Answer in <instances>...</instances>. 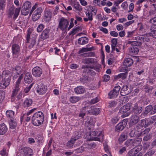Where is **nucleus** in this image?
<instances>
[{"mask_svg":"<svg viewBox=\"0 0 156 156\" xmlns=\"http://www.w3.org/2000/svg\"><path fill=\"white\" fill-rule=\"evenodd\" d=\"M44 119V117L42 112L39 111L34 114L32 118V122L34 125L39 126L42 123Z\"/></svg>","mask_w":156,"mask_h":156,"instance_id":"nucleus-1","label":"nucleus"},{"mask_svg":"<svg viewBox=\"0 0 156 156\" xmlns=\"http://www.w3.org/2000/svg\"><path fill=\"white\" fill-rule=\"evenodd\" d=\"M20 10V8H18L14 10V8L12 7H10L8 10L7 13V15L9 18L12 17L13 15L12 19L15 20L18 17Z\"/></svg>","mask_w":156,"mask_h":156,"instance_id":"nucleus-2","label":"nucleus"},{"mask_svg":"<svg viewBox=\"0 0 156 156\" xmlns=\"http://www.w3.org/2000/svg\"><path fill=\"white\" fill-rule=\"evenodd\" d=\"M83 110L85 111L89 114L95 115H97L99 113L100 111L99 108L90 106H87L83 107Z\"/></svg>","mask_w":156,"mask_h":156,"instance_id":"nucleus-3","label":"nucleus"},{"mask_svg":"<svg viewBox=\"0 0 156 156\" xmlns=\"http://www.w3.org/2000/svg\"><path fill=\"white\" fill-rule=\"evenodd\" d=\"M69 21L64 17L61 18L59 22L58 28L62 31H66L69 25Z\"/></svg>","mask_w":156,"mask_h":156,"instance_id":"nucleus-4","label":"nucleus"},{"mask_svg":"<svg viewBox=\"0 0 156 156\" xmlns=\"http://www.w3.org/2000/svg\"><path fill=\"white\" fill-rule=\"evenodd\" d=\"M120 89V87L118 86L114 87L112 90H111L108 94L110 98H116L119 94V92Z\"/></svg>","mask_w":156,"mask_h":156,"instance_id":"nucleus-5","label":"nucleus"},{"mask_svg":"<svg viewBox=\"0 0 156 156\" xmlns=\"http://www.w3.org/2000/svg\"><path fill=\"white\" fill-rule=\"evenodd\" d=\"M12 49L13 57L16 58H17L20 52L19 46L17 44H14L12 45Z\"/></svg>","mask_w":156,"mask_h":156,"instance_id":"nucleus-6","label":"nucleus"},{"mask_svg":"<svg viewBox=\"0 0 156 156\" xmlns=\"http://www.w3.org/2000/svg\"><path fill=\"white\" fill-rule=\"evenodd\" d=\"M31 33L28 32L27 34L26 37V40L27 43H29L30 39V44L29 46V48L31 49L36 44V37H34L32 38H30V35Z\"/></svg>","mask_w":156,"mask_h":156,"instance_id":"nucleus-7","label":"nucleus"},{"mask_svg":"<svg viewBox=\"0 0 156 156\" xmlns=\"http://www.w3.org/2000/svg\"><path fill=\"white\" fill-rule=\"evenodd\" d=\"M142 111V108L136 104L134 105L132 108L131 112L133 115H137L140 114Z\"/></svg>","mask_w":156,"mask_h":156,"instance_id":"nucleus-8","label":"nucleus"},{"mask_svg":"<svg viewBox=\"0 0 156 156\" xmlns=\"http://www.w3.org/2000/svg\"><path fill=\"white\" fill-rule=\"evenodd\" d=\"M131 105V104L127 103L122 107L119 110V112L121 113H125L124 115L125 117L129 115V114L126 112L128 111L130 108Z\"/></svg>","mask_w":156,"mask_h":156,"instance_id":"nucleus-9","label":"nucleus"},{"mask_svg":"<svg viewBox=\"0 0 156 156\" xmlns=\"http://www.w3.org/2000/svg\"><path fill=\"white\" fill-rule=\"evenodd\" d=\"M12 72L13 79H16L18 75L22 73V70L20 66H17L12 69Z\"/></svg>","mask_w":156,"mask_h":156,"instance_id":"nucleus-10","label":"nucleus"},{"mask_svg":"<svg viewBox=\"0 0 156 156\" xmlns=\"http://www.w3.org/2000/svg\"><path fill=\"white\" fill-rule=\"evenodd\" d=\"M46 91V89L45 86L42 83H39L37 87V91L40 94H44Z\"/></svg>","mask_w":156,"mask_h":156,"instance_id":"nucleus-11","label":"nucleus"},{"mask_svg":"<svg viewBox=\"0 0 156 156\" xmlns=\"http://www.w3.org/2000/svg\"><path fill=\"white\" fill-rule=\"evenodd\" d=\"M42 72L41 69L38 66L34 67L32 70L33 75L36 77H40L41 75Z\"/></svg>","mask_w":156,"mask_h":156,"instance_id":"nucleus-12","label":"nucleus"},{"mask_svg":"<svg viewBox=\"0 0 156 156\" xmlns=\"http://www.w3.org/2000/svg\"><path fill=\"white\" fill-rule=\"evenodd\" d=\"M41 8H38L34 12L32 16L33 21H36L39 19L41 12Z\"/></svg>","mask_w":156,"mask_h":156,"instance_id":"nucleus-13","label":"nucleus"},{"mask_svg":"<svg viewBox=\"0 0 156 156\" xmlns=\"http://www.w3.org/2000/svg\"><path fill=\"white\" fill-rule=\"evenodd\" d=\"M131 91L128 86H123L121 90L120 94L122 96H124L129 94Z\"/></svg>","mask_w":156,"mask_h":156,"instance_id":"nucleus-14","label":"nucleus"},{"mask_svg":"<svg viewBox=\"0 0 156 156\" xmlns=\"http://www.w3.org/2000/svg\"><path fill=\"white\" fill-rule=\"evenodd\" d=\"M52 13L49 10H47L45 11L43 20L44 21L48 22L51 19Z\"/></svg>","mask_w":156,"mask_h":156,"instance_id":"nucleus-15","label":"nucleus"},{"mask_svg":"<svg viewBox=\"0 0 156 156\" xmlns=\"http://www.w3.org/2000/svg\"><path fill=\"white\" fill-rule=\"evenodd\" d=\"M12 76L11 73L9 70L3 71L2 73V77L4 80L10 82Z\"/></svg>","mask_w":156,"mask_h":156,"instance_id":"nucleus-16","label":"nucleus"},{"mask_svg":"<svg viewBox=\"0 0 156 156\" xmlns=\"http://www.w3.org/2000/svg\"><path fill=\"white\" fill-rule=\"evenodd\" d=\"M126 124L125 121L119 122L115 126V131L118 132L122 131L126 126Z\"/></svg>","mask_w":156,"mask_h":156,"instance_id":"nucleus-17","label":"nucleus"},{"mask_svg":"<svg viewBox=\"0 0 156 156\" xmlns=\"http://www.w3.org/2000/svg\"><path fill=\"white\" fill-rule=\"evenodd\" d=\"M23 150V154L25 156H31L33 155V151L30 147H25L21 149Z\"/></svg>","mask_w":156,"mask_h":156,"instance_id":"nucleus-18","label":"nucleus"},{"mask_svg":"<svg viewBox=\"0 0 156 156\" xmlns=\"http://www.w3.org/2000/svg\"><path fill=\"white\" fill-rule=\"evenodd\" d=\"M139 117L137 115H133L130 118V125H133L136 124L139 121Z\"/></svg>","mask_w":156,"mask_h":156,"instance_id":"nucleus-19","label":"nucleus"},{"mask_svg":"<svg viewBox=\"0 0 156 156\" xmlns=\"http://www.w3.org/2000/svg\"><path fill=\"white\" fill-rule=\"evenodd\" d=\"M129 135L131 137L140 136L139 131L136 130L134 129H130Z\"/></svg>","mask_w":156,"mask_h":156,"instance_id":"nucleus-20","label":"nucleus"},{"mask_svg":"<svg viewBox=\"0 0 156 156\" xmlns=\"http://www.w3.org/2000/svg\"><path fill=\"white\" fill-rule=\"evenodd\" d=\"M152 106L151 105L147 106L145 108V110L141 114L142 117H144L147 115L148 113L152 111Z\"/></svg>","mask_w":156,"mask_h":156,"instance_id":"nucleus-21","label":"nucleus"},{"mask_svg":"<svg viewBox=\"0 0 156 156\" xmlns=\"http://www.w3.org/2000/svg\"><path fill=\"white\" fill-rule=\"evenodd\" d=\"M33 78L30 73H26L24 78V81L25 83H30L32 81Z\"/></svg>","mask_w":156,"mask_h":156,"instance_id":"nucleus-22","label":"nucleus"},{"mask_svg":"<svg viewBox=\"0 0 156 156\" xmlns=\"http://www.w3.org/2000/svg\"><path fill=\"white\" fill-rule=\"evenodd\" d=\"M8 130V128L5 124L2 123L0 124V135L5 134Z\"/></svg>","mask_w":156,"mask_h":156,"instance_id":"nucleus-23","label":"nucleus"},{"mask_svg":"<svg viewBox=\"0 0 156 156\" xmlns=\"http://www.w3.org/2000/svg\"><path fill=\"white\" fill-rule=\"evenodd\" d=\"M49 31L50 30L48 29H46L44 30L41 35V38L44 40L48 38Z\"/></svg>","mask_w":156,"mask_h":156,"instance_id":"nucleus-24","label":"nucleus"},{"mask_svg":"<svg viewBox=\"0 0 156 156\" xmlns=\"http://www.w3.org/2000/svg\"><path fill=\"white\" fill-rule=\"evenodd\" d=\"M74 92L77 94H80L83 93L85 91V89L83 87L79 86L75 88Z\"/></svg>","mask_w":156,"mask_h":156,"instance_id":"nucleus-25","label":"nucleus"},{"mask_svg":"<svg viewBox=\"0 0 156 156\" xmlns=\"http://www.w3.org/2000/svg\"><path fill=\"white\" fill-rule=\"evenodd\" d=\"M88 39L87 37H82L80 38L78 40V43L80 45H84L88 42Z\"/></svg>","mask_w":156,"mask_h":156,"instance_id":"nucleus-26","label":"nucleus"},{"mask_svg":"<svg viewBox=\"0 0 156 156\" xmlns=\"http://www.w3.org/2000/svg\"><path fill=\"white\" fill-rule=\"evenodd\" d=\"M32 102L33 101L31 99L27 98L23 102V105L24 107H28L31 105Z\"/></svg>","mask_w":156,"mask_h":156,"instance_id":"nucleus-27","label":"nucleus"},{"mask_svg":"<svg viewBox=\"0 0 156 156\" xmlns=\"http://www.w3.org/2000/svg\"><path fill=\"white\" fill-rule=\"evenodd\" d=\"M10 82L8 80H5L3 79L2 81L0 82V88L5 89L9 86Z\"/></svg>","mask_w":156,"mask_h":156,"instance_id":"nucleus-28","label":"nucleus"},{"mask_svg":"<svg viewBox=\"0 0 156 156\" xmlns=\"http://www.w3.org/2000/svg\"><path fill=\"white\" fill-rule=\"evenodd\" d=\"M125 72L123 73H120L118 75L115 76L114 78L115 79H118L120 78H121L122 80L125 79L128 74V70L125 69Z\"/></svg>","mask_w":156,"mask_h":156,"instance_id":"nucleus-29","label":"nucleus"},{"mask_svg":"<svg viewBox=\"0 0 156 156\" xmlns=\"http://www.w3.org/2000/svg\"><path fill=\"white\" fill-rule=\"evenodd\" d=\"M133 63V61L132 59L128 58L124 59L123 65L126 66H130L132 65Z\"/></svg>","mask_w":156,"mask_h":156,"instance_id":"nucleus-30","label":"nucleus"},{"mask_svg":"<svg viewBox=\"0 0 156 156\" xmlns=\"http://www.w3.org/2000/svg\"><path fill=\"white\" fill-rule=\"evenodd\" d=\"M153 89V88L152 86L147 85H145L144 88L145 92L148 94H150L152 93Z\"/></svg>","mask_w":156,"mask_h":156,"instance_id":"nucleus-31","label":"nucleus"},{"mask_svg":"<svg viewBox=\"0 0 156 156\" xmlns=\"http://www.w3.org/2000/svg\"><path fill=\"white\" fill-rule=\"evenodd\" d=\"M9 127L12 129H14L17 125L16 119H10L9 122Z\"/></svg>","mask_w":156,"mask_h":156,"instance_id":"nucleus-32","label":"nucleus"},{"mask_svg":"<svg viewBox=\"0 0 156 156\" xmlns=\"http://www.w3.org/2000/svg\"><path fill=\"white\" fill-rule=\"evenodd\" d=\"M20 90V89L19 87L15 85V87H14L12 91L11 97L12 98L15 97L17 93Z\"/></svg>","mask_w":156,"mask_h":156,"instance_id":"nucleus-33","label":"nucleus"},{"mask_svg":"<svg viewBox=\"0 0 156 156\" xmlns=\"http://www.w3.org/2000/svg\"><path fill=\"white\" fill-rule=\"evenodd\" d=\"M111 48L112 52H113L115 50V47L117 44V39L116 38H112L111 40Z\"/></svg>","mask_w":156,"mask_h":156,"instance_id":"nucleus-34","label":"nucleus"},{"mask_svg":"<svg viewBox=\"0 0 156 156\" xmlns=\"http://www.w3.org/2000/svg\"><path fill=\"white\" fill-rule=\"evenodd\" d=\"M129 51L133 54L136 55L139 51V49L137 47L132 46L130 48Z\"/></svg>","mask_w":156,"mask_h":156,"instance_id":"nucleus-35","label":"nucleus"},{"mask_svg":"<svg viewBox=\"0 0 156 156\" xmlns=\"http://www.w3.org/2000/svg\"><path fill=\"white\" fill-rule=\"evenodd\" d=\"M14 115V112L12 110H7L6 112V115L7 117L10 118V119H15L13 117Z\"/></svg>","mask_w":156,"mask_h":156,"instance_id":"nucleus-36","label":"nucleus"},{"mask_svg":"<svg viewBox=\"0 0 156 156\" xmlns=\"http://www.w3.org/2000/svg\"><path fill=\"white\" fill-rule=\"evenodd\" d=\"M137 41H129L128 43L131 44L132 46H134L137 47L141 45L142 44L141 41L139 40H137Z\"/></svg>","mask_w":156,"mask_h":156,"instance_id":"nucleus-37","label":"nucleus"},{"mask_svg":"<svg viewBox=\"0 0 156 156\" xmlns=\"http://www.w3.org/2000/svg\"><path fill=\"white\" fill-rule=\"evenodd\" d=\"M133 147H136L140 144L142 141V138H138L136 139H133Z\"/></svg>","mask_w":156,"mask_h":156,"instance_id":"nucleus-38","label":"nucleus"},{"mask_svg":"<svg viewBox=\"0 0 156 156\" xmlns=\"http://www.w3.org/2000/svg\"><path fill=\"white\" fill-rule=\"evenodd\" d=\"M136 38V40H140L141 41V42H148L150 41V39L147 37H146V36L144 35L141 37L138 36L135 37Z\"/></svg>","mask_w":156,"mask_h":156,"instance_id":"nucleus-39","label":"nucleus"},{"mask_svg":"<svg viewBox=\"0 0 156 156\" xmlns=\"http://www.w3.org/2000/svg\"><path fill=\"white\" fill-rule=\"evenodd\" d=\"M81 99V98L79 97L71 96L69 100L70 102L74 103L80 101Z\"/></svg>","mask_w":156,"mask_h":156,"instance_id":"nucleus-40","label":"nucleus"},{"mask_svg":"<svg viewBox=\"0 0 156 156\" xmlns=\"http://www.w3.org/2000/svg\"><path fill=\"white\" fill-rule=\"evenodd\" d=\"M125 145L127 147L133 148V139H130L127 140L125 143Z\"/></svg>","mask_w":156,"mask_h":156,"instance_id":"nucleus-41","label":"nucleus"},{"mask_svg":"<svg viewBox=\"0 0 156 156\" xmlns=\"http://www.w3.org/2000/svg\"><path fill=\"white\" fill-rule=\"evenodd\" d=\"M72 5L74 8L77 10L81 11L82 10L81 6L78 2H75L73 3Z\"/></svg>","mask_w":156,"mask_h":156,"instance_id":"nucleus-42","label":"nucleus"},{"mask_svg":"<svg viewBox=\"0 0 156 156\" xmlns=\"http://www.w3.org/2000/svg\"><path fill=\"white\" fill-rule=\"evenodd\" d=\"M92 68L88 66H83L82 67V69H83V73H87V74L90 69H91Z\"/></svg>","mask_w":156,"mask_h":156,"instance_id":"nucleus-43","label":"nucleus"},{"mask_svg":"<svg viewBox=\"0 0 156 156\" xmlns=\"http://www.w3.org/2000/svg\"><path fill=\"white\" fill-rule=\"evenodd\" d=\"M94 48L93 47L91 48H82L81 50H80L79 51L78 53L80 54L82 53L83 52L88 51H91L94 49L93 48Z\"/></svg>","mask_w":156,"mask_h":156,"instance_id":"nucleus-44","label":"nucleus"},{"mask_svg":"<svg viewBox=\"0 0 156 156\" xmlns=\"http://www.w3.org/2000/svg\"><path fill=\"white\" fill-rule=\"evenodd\" d=\"M127 138V135L126 133H122L119 139V141L120 142H122Z\"/></svg>","mask_w":156,"mask_h":156,"instance_id":"nucleus-45","label":"nucleus"},{"mask_svg":"<svg viewBox=\"0 0 156 156\" xmlns=\"http://www.w3.org/2000/svg\"><path fill=\"white\" fill-rule=\"evenodd\" d=\"M80 137V134L78 132H76L75 133V134L71 138L74 141H76Z\"/></svg>","mask_w":156,"mask_h":156,"instance_id":"nucleus-46","label":"nucleus"},{"mask_svg":"<svg viewBox=\"0 0 156 156\" xmlns=\"http://www.w3.org/2000/svg\"><path fill=\"white\" fill-rule=\"evenodd\" d=\"M31 6V3L30 2L28 1H27L24 3L22 8H26L29 9Z\"/></svg>","mask_w":156,"mask_h":156,"instance_id":"nucleus-47","label":"nucleus"},{"mask_svg":"<svg viewBox=\"0 0 156 156\" xmlns=\"http://www.w3.org/2000/svg\"><path fill=\"white\" fill-rule=\"evenodd\" d=\"M150 130V128H147L145 130L142 131L140 132L139 133L140 135V136H143L145 135L148 134V133L149 132Z\"/></svg>","mask_w":156,"mask_h":156,"instance_id":"nucleus-48","label":"nucleus"},{"mask_svg":"<svg viewBox=\"0 0 156 156\" xmlns=\"http://www.w3.org/2000/svg\"><path fill=\"white\" fill-rule=\"evenodd\" d=\"M86 146V147L88 149H91L96 147V144L95 142H93L87 144Z\"/></svg>","mask_w":156,"mask_h":156,"instance_id":"nucleus-49","label":"nucleus"},{"mask_svg":"<svg viewBox=\"0 0 156 156\" xmlns=\"http://www.w3.org/2000/svg\"><path fill=\"white\" fill-rule=\"evenodd\" d=\"M142 127L144 126L145 127H148V126L150 125L149 122H147L146 124V122L145 119H143L140 120L139 122Z\"/></svg>","mask_w":156,"mask_h":156,"instance_id":"nucleus-50","label":"nucleus"},{"mask_svg":"<svg viewBox=\"0 0 156 156\" xmlns=\"http://www.w3.org/2000/svg\"><path fill=\"white\" fill-rule=\"evenodd\" d=\"M75 141L71 138L66 144L67 146L69 148L72 147Z\"/></svg>","mask_w":156,"mask_h":156,"instance_id":"nucleus-51","label":"nucleus"},{"mask_svg":"<svg viewBox=\"0 0 156 156\" xmlns=\"http://www.w3.org/2000/svg\"><path fill=\"white\" fill-rule=\"evenodd\" d=\"M81 55L83 57H86L89 56H94L95 55V53L93 52L88 53H85L82 54Z\"/></svg>","mask_w":156,"mask_h":156,"instance_id":"nucleus-52","label":"nucleus"},{"mask_svg":"<svg viewBox=\"0 0 156 156\" xmlns=\"http://www.w3.org/2000/svg\"><path fill=\"white\" fill-rule=\"evenodd\" d=\"M85 60L86 61V62L87 63H93L96 61L95 59L92 58H85Z\"/></svg>","mask_w":156,"mask_h":156,"instance_id":"nucleus-53","label":"nucleus"},{"mask_svg":"<svg viewBox=\"0 0 156 156\" xmlns=\"http://www.w3.org/2000/svg\"><path fill=\"white\" fill-rule=\"evenodd\" d=\"M135 148H133L129 151L128 154L129 156H134L137 153Z\"/></svg>","mask_w":156,"mask_h":156,"instance_id":"nucleus-54","label":"nucleus"},{"mask_svg":"<svg viewBox=\"0 0 156 156\" xmlns=\"http://www.w3.org/2000/svg\"><path fill=\"white\" fill-rule=\"evenodd\" d=\"M23 77V75L22 73L21 75L19 76L17 81L16 82L15 86L19 87V84L20 83L21 80Z\"/></svg>","mask_w":156,"mask_h":156,"instance_id":"nucleus-55","label":"nucleus"},{"mask_svg":"<svg viewBox=\"0 0 156 156\" xmlns=\"http://www.w3.org/2000/svg\"><path fill=\"white\" fill-rule=\"evenodd\" d=\"M155 152V151L154 150H150L146 153L144 156H152Z\"/></svg>","mask_w":156,"mask_h":156,"instance_id":"nucleus-56","label":"nucleus"},{"mask_svg":"<svg viewBox=\"0 0 156 156\" xmlns=\"http://www.w3.org/2000/svg\"><path fill=\"white\" fill-rule=\"evenodd\" d=\"M5 2L3 0H0V10H3L5 8Z\"/></svg>","mask_w":156,"mask_h":156,"instance_id":"nucleus-57","label":"nucleus"},{"mask_svg":"<svg viewBox=\"0 0 156 156\" xmlns=\"http://www.w3.org/2000/svg\"><path fill=\"white\" fill-rule=\"evenodd\" d=\"M5 93L3 90H0V103L4 98Z\"/></svg>","mask_w":156,"mask_h":156,"instance_id":"nucleus-58","label":"nucleus"},{"mask_svg":"<svg viewBox=\"0 0 156 156\" xmlns=\"http://www.w3.org/2000/svg\"><path fill=\"white\" fill-rule=\"evenodd\" d=\"M108 106L110 108H112L115 106L117 104V102L115 101H110L108 103Z\"/></svg>","mask_w":156,"mask_h":156,"instance_id":"nucleus-59","label":"nucleus"},{"mask_svg":"<svg viewBox=\"0 0 156 156\" xmlns=\"http://www.w3.org/2000/svg\"><path fill=\"white\" fill-rule=\"evenodd\" d=\"M28 10L26 8H22L21 10V13L22 15L26 16L27 15L28 13Z\"/></svg>","mask_w":156,"mask_h":156,"instance_id":"nucleus-60","label":"nucleus"},{"mask_svg":"<svg viewBox=\"0 0 156 156\" xmlns=\"http://www.w3.org/2000/svg\"><path fill=\"white\" fill-rule=\"evenodd\" d=\"M152 136L151 134H149L146 135L144 137L143 140L144 141H147L152 138Z\"/></svg>","mask_w":156,"mask_h":156,"instance_id":"nucleus-61","label":"nucleus"},{"mask_svg":"<svg viewBox=\"0 0 156 156\" xmlns=\"http://www.w3.org/2000/svg\"><path fill=\"white\" fill-rule=\"evenodd\" d=\"M44 27V26L42 24L39 25L37 27V31L38 32H41L43 29Z\"/></svg>","mask_w":156,"mask_h":156,"instance_id":"nucleus-62","label":"nucleus"},{"mask_svg":"<svg viewBox=\"0 0 156 156\" xmlns=\"http://www.w3.org/2000/svg\"><path fill=\"white\" fill-rule=\"evenodd\" d=\"M34 84V83H32L30 85L28 86L27 87L25 88V89H24V92L25 93H28L30 91Z\"/></svg>","mask_w":156,"mask_h":156,"instance_id":"nucleus-63","label":"nucleus"},{"mask_svg":"<svg viewBox=\"0 0 156 156\" xmlns=\"http://www.w3.org/2000/svg\"><path fill=\"white\" fill-rule=\"evenodd\" d=\"M151 32L147 34V35L152 36L154 38H156V30H151Z\"/></svg>","mask_w":156,"mask_h":156,"instance_id":"nucleus-64","label":"nucleus"}]
</instances>
